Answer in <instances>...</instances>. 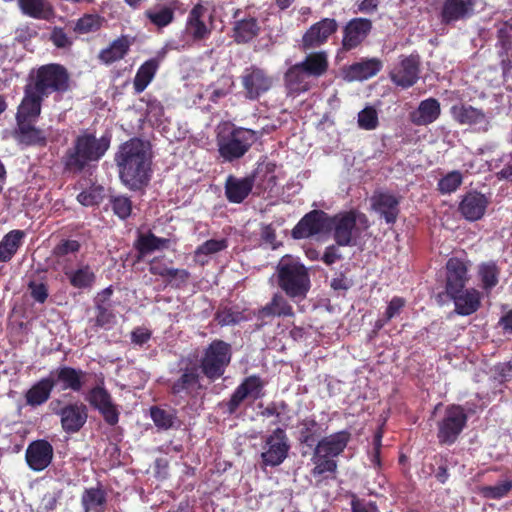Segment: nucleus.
Here are the masks:
<instances>
[{
	"mask_svg": "<svg viewBox=\"0 0 512 512\" xmlns=\"http://www.w3.org/2000/svg\"><path fill=\"white\" fill-rule=\"evenodd\" d=\"M119 177L131 190L140 189L150 178L152 150L148 141L132 138L119 146L115 154Z\"/></svg>",
	"mask_w": 512,
	"mask_h": 512,
	"instance_id": "nucleus-1",
	"label": "nucleus"
},
{
	"mask_svg": "<svg viewBox=\"0 0 512 512\" xmlns=\"http://www.w3.org/2000/svg\"><path fill=\"white\" fill-rule=\"evenodd\" d=\"M110 141L105 138H96L92 134L79 135L72 147L64 157L66 169L72 172L82 171L89 163L98 161L108 150Z\"/></svg>",
	"mask_w": 512,
	"mask_h": 512,
	"instance_id": "nucleus-2",
	"label": "nucleus"
},
{
	"mask_svg": "<svg viewBox=\"0 0 512 512\" xmlns=\"http://www.w3.org/2000/svg\"><path fill=\"white\" fill-rule=\"evenodd\" d=\"M278 286L292 299H304L311 282L307 268L291 256L283 257L277 265Z\"/></svg>",
	"mask_w": 512,
	"mask_h": 512,
	"instance_id": "nucleus-3",
	"label": "nucleus"
},
{
	"mask_svg": "<svg viewBox=\"0 0 512 512\" xmlns=\"http://www.w3.org/2000/svg\"><path fill=\"white\" fill-rule=\"evenodd\" d=\"M330 222L334 239L340 246L356 245L361 234L369 228L368 218L358 211L339 213Z\"/></svg>",
	"mask_w": 512,
	"mask_h": 512,
	"instance_id": "nucleus-4",
	"label": "nucleus"
},
{
	"mask_svg": "<svg viewBox=\"0 0 512 512\" xmlns=\"http://www.w3.org/2000/svg\"><path fill=\"white\" fill-rule=\"evenodd\" d=\"M28 84L48 97L52 93H64L69 89V74L59 64L43 65L30 75Z\"/></svg>",
	"mask_w": 512,
	"mask_h": 512,
	"instance_id": "nucleus-5",
	"label": "nucleus"
},
{
	"mask_svg": "<svg viewBox=\"0 0 512 512\" xmlns=\"http://www.w3.org/2000/svg\"><path fill=\"white\" fill-rule=\"evenodd\" d=\"M261 133L246 128H235L218 139V151L224 161L232 162L242 158Z\"/></svg>",
	"mask_w": 512,
	"mask_h": 512,
	"instance_id": "nucleus-6",
	"label": "nucleus"
},
{
	"mask_svg": "<svg viewBox=\"0 0 512 512\" xmlns=\"http://www.w3.org/2000/svg\"><path fill=\"white\" fill-rule=\"evenodd\" d=\"M231 360L230 345L221 341H213L206 349L201 360L203 374L210 380H215L224 374Z\"/></svg>",
	"mask_w": 512,
	"mask_h": 512,
	"instance_id": "nucleus-7",
	"label": "nucleus"
},
{
	"mask_svg": "<svg viewBox=\"0 0 512 512\" xmlns=\"http://www.w3.org/2000/svg\"><path fill=\"white\" fill-rule=\"evenodd\" d=\"M467 415L459 405H450L445 409L444 416L438 422L437 438L440 444H453L463 431Z\"/></svg>",
	"mask_w": 512,
	"mask_h": 512,
	"instance_id": "nucleus-8",
	"label": "nucleus"
},
{
	"mask_svg": "<svg viewBox=\"0 0 512 512\" xmlns=\"http://www.w3.org/2000/svg\"><path fill=\"white\" fill-rule=\"evenodd\" d=\"M290 445L283 429L277 428L265 438L261 452L263 465L275 467L287 457Z\"/></svg>",
	"mask_w": 512,
	"mask_h": 512,
	"instance_id": "nucleus-9",
	"label": "nucleus"
},
{
	"mask_svg": "<svg viewBox=\"0 0 512 512\" xmlns=\"http://www.w3.org/2000/svg\"><path fill=\"white\" fill-rule=\"evenodd\" d=\"M60 401L56 400L50 403L52 412L60 417L61 427L66 433H77L84 426L88 418L87 407L82 403L67 404L62 408Z\"/></svg>",
	"mask_w": 512,
	"mask_h": 512,
	"instance_id": "nucleus-10",
	"label": "nucleus"
},
{
	"mask_svg": "<svg viewBox=\"0 0 512 512\" xmlns=\"http://www.w3.org/2000/svg\"><path fill=\"white\" fill-rule=\"evenodd\" d=\"M241 83L245 97L256 100L272 87L273 78L260 68L250 67L243 71Z\"/></svg>",
	"mask_w": 512,
	"mask_h": 512,
	"instance_id": "nucleus-11",
	"label": "nucleus"
},
{
	"mask_svg": "<svg viewBox=\"0 0 512 512\" xmlns=\"http://www.w3.org/2000/svg\"><path fill=\"white\" fill-rule=\"evenodd\" d=\"M454 121L460 125L474 126L478 131L487 132L491 127L489 117L478 108L468 104H455L450 108Z\"/></svg>",
	"mask_w": 512,
	"mask_h": 512,
	"instance_id": "nucleus-12",
	"label": "nucleus"
},
{
	"mask_svg": "<svg viewBox=\"0 0 512 512\" xmlns=\"http://www.w3.org/2000/svg\"><path fill=\"white\" fill-rule=\"evenodd\" d=\"M338 29L335 19L324 18L313 24L303 35L301 48L304 51L312 50L325 44L329 37Z\"/></svg>",
	"mask_w": 512,
	"mask_h": 512,
	"instance_id": "nucleus-13",
	"label": "nucleus"
},
{
	"mask_svg": "<svg viewBox=\"0 0 512 512\" xmlns=\"http://www.w3.org/2000/svg\"><path fill=\"white\" fill-rule=\"evenodd\" d=\"M86 372L70 366H60L50 371L48 378L60 390L79 392L85 383Z\"/></svg>",
	"mask_w": 512,
	"mask_h": 512,
	"instance_id": "nucleus-14",
	"label": "nucleus"
},
{
	"mask_svg": "<svg viewBox=\"0 0 512 512\" xmlns=\"http://www.w3.org/2000/svg\"><path fill=\"white\" fill-rule=\"evenodd\" d=\"M372 22L367 18H353L343 28L342 48L345 51L359 47L369 36Z\"/></svg>",
	"mask_w": 512,
	"mask_h": 512,
	"instance_id": "nucleus-15",
	"label": "nucleus"
},
{
	"mask_svg": "<svg viewBox=\"0 0 512 512\" xmlns=\"http://www.w3.org/2000/svg\"><path fill=\"white\" fill-rule=\"evenodd\" d=\"M419 64L418 56L411 55L403 58L391 71V80L402 88L413 86L419 78Z\"/></svg>",
	"mask_w": 512,
	"mask_h": 512,
	"instance_id": "nucleus-16",
	"label": "nucleus"
},
{
	"mask_svg": "<svg viewBox=\"0 0 512 512\" xmlns=\"http://www.w3.org/2000/svg\"><path fill=\"white\" fill-rule=\"evenodd\" d=\"M326 213L313 210L306 214L293 228L292 235L295 239L307 238L318 234L328 225Z\"/></svg>",
	"mask_w": 512,
	"mask_h": 512,
	"instance_id": "nucleus-17",
	"label": "nucleus"
},
{
	"mask_svg": "<svg viewBox=\"0 0 512 512\" xmlns=\"http://www.w3.org/2000/svg\"><path fill=\"white\" fill-rule=\"evenodd\" d=\"M446 269V292L448 295H455L464 289L468 281L467 264L458 258H450Z\"/></svg>",
	"mask_w": 512,
	"mask_h": 512,
	"instance_id": "nucleus-18",
	"label": "nucleus"
},
{
	"mask_svg": "<svg viewBox=\"0 0 512 512\" xmlns=\"http://www.w3.org/2000/svg\"><path fill=\"white\" fill-rule=\"evenodd\" d=\"M89 403L96 408L109 425H115L119 420V413L112 403L110 394L102 387L93 388L87 397Z\"/></svg>",
	"mask_w": 512,
	"mask_h": 512,
	"instance_id": "nucleus-19",
	"label": "nucleus"
},
{
	"mask_svg": "<svg viewBox=\"0 0 512 512\" xmlns=\"http://www.w3.org/2000/svg\"><path fill=\"white\" fill-rule=\"evenodd\" d=\"M26 461L28 466L34 471H42L52 461L53 447L45 440L32 442L26 450Z\"/></svg>",
	"mask_w": 512,
	"mask_h": 512,
	"instance_id": "nucleus-20",
	"label": "nucleus"
},
{
	"mask_svg": "<svg viewBox=\"0 0 512 512\" xmlns=\"http://www.w3.org/2000/svg\"><path fill=\"white\" fill-rule=\"evenodd\" d=\"M400 197L386 191L375 192L371 197V206L384 217L387 223H394L399 214Z\"/></svg>",
	"mask_w": 512,
	"mask_h": 512,
	"instance_id": "nucleus-21",
	"label": "nucleus"
},
{
	"mask_svg": "<svg viewBox=\"0 0 512 512\" xmlns=\"http://www.w3.org/2000/svg\"><path fill=\"white\" fill-rule=\"evenodd\" d=\"M261 379L257 376H250L246 378L242 384L232 394L230 400L227 402V410L233 414L240 406V404L248 397L257 399L260 397L262 389Z\"/></svg>",
	"mask_w": 512,
	"mask_h": 512,
	"instance_id": "nucleus-22",
	"label": "nucleus"
},
{
	"mask_svg": "<svg viewBox=\"0 0 512 512\" xmlns=\"http://www.w3.org/2000/svg\"><path fill=\"white\" fill-rule=\"evenodd\" d=\"M43 98L42 94L27 84L25 86L24 98L18 108L17 121L28 122V120L39 116Z\"/></svg>",
	"mask_w": 512,
	"mask_h": 512,
	"instance_id": "nucleus-23",
	"label": "nucleus"
},
{
	"mask_svg": "<svg viewBox=\"0 0 512 512\" xmlns=\"http://www.w3.org/2000/svg\"><path fill=\"white\" fill-rule=\"evenodd\" d=\"M253 186V176L237 178L233 175H229L225 182V195L229 202L238 204L247 198Z\"/></svg>",
	"mask_w": 512,
	"mask_h": 512,
	"instance_id": "nucleus-24",
	"label": "nucleus"
},
{
	"mask_svg": "<svg viewBox=\"0 0 512 512\" xmlns=\"http://www.w3.org/2000/svg\"><path fill=\"white\" fill-rule=\"evenodd\" d=\"M488 199L478 192H470L462 199L459 210L461 214L470 221L480 219L487 208Z\"/></svg>",
	"mask_w": 512,
	"mask_h": 512,
	"instance_id": "nucleus-25",
	"label": "nucleus"
},
{
	"mask_svg": "<svg viewBox=\"0 0 512 512\" xmlns=\"http://www.w3.org/2000/svg\"><path fill=\"white\" fill-rule=\"evenodd\" d=\"M441 113L440 103L435 98L420 102L416 110L410 113V120L417 126H426L435 122Z\"/></svg>",
	"mask_w": 512,
	"mask_h": 512,
	"instance_id": "nucleus-26",
	"label": "nucleus"
},
{
	"mask_svg": "<svg viewBox=\"0 0 512 512\" xmlns=\"http://www.w3.org/2000/svg\"><path fill=\"white\" fill-rule=\"evenodd\" d=\"M382 68V62L377 58L365 59L350 65L345 71L348 81H363L375 76Z\"/></svg>",
	"mask_w": 512,
	"mask_h": 512,
	"instance_id": "nucleus-27",
	"label": "nucleus"
},
{
	"mask_svg": "<svg viewBox=\"0 0 512 512\" xmlns=\"http://www.w3.org/2000/svg\"><path fill=\"white\" fill-rule=\"evenodd\" d=\"M474 2L468 0H445L441 17L442 22L449 24L469 17L473 13Z\"/></svg>",
	"mask_w": 512,
	"mask_h": 512,
	"instance_id": "nucleus-28",
	"label": "nucleus"
},
{
	"mask_svg": "<svg viewBox=\"0 0 512 512\" xmlns=\"http://www.w3.org/2000/svg\"><path fill=\"white\" fill-rule=\"evenodd\" d=\"M63 273L71 286L77 289H89L96 280L95 271L88 264H80L77 268L64 267Z\"/></svg>",
	"mask_w": 512,
	"mask_h": 512,
	"instance_id": "nucleus-29",
	"label": "nucleus"
},
{
	"mask_svg": "<svg viewBox=\"0 0 512 512\" xmlns=\"http://www.w3.org/2000/svg\"><path fill=\"white\" fill-rule=\"evenodd\" d=\"M80 243L76 240H62L52 250L53 268L64 270L70 267L69 262L80 250Z\"/></svg>",
	"mask_w": 512,
	"mask_h": 512,
	"instance_id": "nucleus-30",
	"label": "nucleus"
},
{
	"mask_svg": "<svg viewBox=\"0 0 512 512\" xmlns=\"http://www.w3.org/2000/svg\"><path fill=\"white\" fill-rule=\"evenodd\" d=\"M449 296L453 299L455 311L459 315H470L480 307V293L475 289L462 290Z\"/></svg>",
	"mask_w": 512,
	"mask_h": 512,
	"instance_id": "nucleus-31",
	"label": "nucleus"
},
{
	"mask_svg": "<svg viewBox=\"0 0 512 512\" xmlns=\"http://www.w3.org/2000/svg\"><path fill=\"white\" fill-rule=\"evenodd\" d=\"M175 8L171 4L158 3L144 11V17L158 29L170 25L174 20Z\"/></svg>",
	"mask_w": 512,
	"mask_h": 512,
	"instance_id": "nucleus-32",
	"label": "nucleus"
},
{
	"mask_svg": "<svg viewBox=\"0 0 512 512\" xmlns=\"http://www.w3.org/2000/svg\"><path fill=\"white\" fill-rule=\"evenodd\" d=\"M350 439V434L346 431H340L323 438L317 444L318 453H324L330 457H336L343 452Z\"/></svg>",
	"mask_w": 512,
	"mask_h": 512,
	"instance_id": "nucleus-33",
	"label": "nucleus"
},
{
	"mask_svg": "<svg viewBox=\"0 0 512 512\" xmlns=\"http://www.w3.org/2000/svg\"><path fill=\"white\" fill-rule=\"evenodd\" d=\"M21 12L34 19H49L53 15V7L48 0H18Z\"/></svg>",
	"mask_w": 512,
	"mask_h": 512,
	"instance_id": "nucleus-34",
	"label": "nucleus"
},
{
	"mask_svg": "<svg viewBox=\"0 0 512 512\" xmlns=\"http://www.w3.org/2000/svg\"><path fill=\"white\" fill-rule=\"evenodd\" d=\"M310 77L303 66L298 63L286 72L285 82L290 91L300 93L309 89Z\"/></svg>",
	"mask_w": 512,
	"mask_h": 512,
	"instance_id": "nucleus-35",
	"label": "nucleus"
},
{
	"mask_svg": "<svg viewBox=\"0 0 512 512\" xmlns=\"http://www.w3.org/2000/svg\"><path fill=\"white\" fill-rule=\"evenodd\" d=\"M131 42L127 36L115 39L109 47L99 53V59L105 64H111L125 57L130 48Z\"/></svg>",
	"mask_w": 512,
	"mask_h": 512,
	"instance_id": "nucleus-36",
	"label": "nucleus"
},
{
	"mask_svg": "<svg viewBox=\"0 0 512 512\" xmlns=\"http://www.w3.org/2000/svg\"><path fill=\"white\" fill-rule=\"evenodd\" d=\"M293 316V310L286 298L276 293L260 311L259 318Z\"/></svg>",
	"mask_w": 512,
	"mask_h": 512,
	"instance_id": "nucleus-37",
	"label": "nucleus"
},
{
	"mask_svg": "<svg viewBox=\"0 0 512 512\" xmlns=\"http://www.w3.org/2000/svg\"><path fill=\"white\" fill-rule=\"evenodd\" d=\"M53 390V383L48 376L35 383L25 394L26 403L30 406H39L45 403Z\"/></svg>",
	"mask_w": 512,
	"mask_h": 512,
	"instance_id": "nucleus-38",
	"label": "nucleus"
},
{
	"mask_svg": "<svg viewBox=\"0 0 512 512\" xmlns=\"http://www.w3.org/2000/svg\"><path fill=\"white\" fill-rule=\"evenodd\" d=\"M159 67V61L155 58L144 62L138 69L134 78V89L137 93L143 92L153 80Z\"/></svg>",
	"mask_w": 512,
	"mask_h": 512,
	"instance_id": "nucleus-39",
	"label": "nucleus"
},
{
	"mask_svg": "<svg viewBox=\"0 0 512 512\" xmlns=\"http://www.w3.org/2000/svg\"><path fill=\"white\" fill-rule=\"evenodd\" d=\"M207 9L202 5H195L189 13L187 21L188 32L197 39H202L208 34V29L202 20Z\"/></svg>",
	"mask_w": 512,
	"mask_h": 512,
	"instance_id": "nucleus-40",
	"label": "nucleus"
},
{
	"mask_svg": "<svg viewBox=\"0 0 512 512\" xmlns=\"http://www.w3.org/2000/svg\"><path fill=\"white\" fill-rule=\"evenodd\" d=\"M199 374L196 367L186 368L181 376L172 384L173 394L190 393L193 389L200 388Z\"/></svg>",
	"mask_w": 512,
	"mask_h": 512,
	"instance_id": "nucleus-41",
	"label": "nucleus"
},
{
	"mask_svg": "<svg viewBox=\"0 0 512 512\" xmlns=\"http://www.w3.org/2000/svg\"><path fill=\"white\" fill-rule=\"evenodd\" d=\"M17 139L26 145H45L47 134L28 122H18Z\"/></svg>",
	"mask_w": 512,
	"mask_h": 512,
	"instance_id": "nucleus-42",
	"label": "nucleus"
},
{
	"mask_svg": "<svg viewBox=\"0 0 512 512\" xmlns=\"http://www.w3.org/2000/svg\"><path fill=\"white\" fill-rule=\"evenodd\" d=\"M300 65L310 76L319 77L328 69V55L325 51L310 53Z\"/></svg>",
	"mask_w": 512,
	"mask_h": 512,
	"instance_id": "nucleus-43",
	"label": "nucleus"
},
{
	"mask_svg": "<svg viewBox=\"0 0 512 512\" xmlns=\"http://www.w3.org/2000/svg\"><path fill=\"white\" fill-rule=\"evenodd\" d=\"M24 232L12 230L0 242V262L9 261L21 246Z\"/></svg>",
	"mask_w": 512,
	"mask_h": 512,
	"instance_id": "nucleus-44",
	"label": "nucleus"
},
{
	"mask_svg": "<svg viewBox=\"0 0 512 512\" xmlns=\"http://www.w3.org/2000/svg\"><path fill=\"white\" fill-rule=\"evenodd\" d=\"M228 247L226 239H210L198 246L194 253L197 263L204 265L210 256L217 254Z\"/></svg>",
	"mask_w": 512,
	"mask_h": 512,
	"instance_id": "nucleus-45",
	"label": "nucleus"
},
{
	"mask_svg": "<svg viewBox=\"0 0 512 512\" xmlns=\"http://www.w3.org/2000/svg\"><path fill=\"white\" fill-rule=\"evenodd\" d=\"M85 512H103L106 496L100 488L86 489L81 498Z\"/></svg>",
	"mask_w": 512,
	"mask_h": 512,
	"instance_id": "nucleus-46",
	"label": "nucleus"
},
{
	"mask_svg": "<svg viewBox=\"0 0 512 512\" xmlns=\"http://www.w3.org/2000/svg\"><path fill=\"white\" fill-rule=\"evenodd\" d=\"M512 26L503 24L498 29V44L502 50L499 52L501 57V67L503 71L512 70V61L508 58V51L511 49Z\"/></svg>",
	"mask_w": 512,
	"mask_h": 512,
	"instance_id": "nucleus-47",
	"label": "nucleus"
},
{
	"mask_svg": "<svg viewBox=\"0 0 512 512\" xmlns=\"http://www.w3.org/2000/svg\"><path fill=\"white\" fill-rule=\"evenodd\" d=\"M500 270L494 262L482 263L478 267V275L482 288L489 292L499 282Z\"/></svg>",
	"mask_w": 512,
	"mask_h": 512,
	"instance_id": "nucleus-48",
	"label": "nucleus"
},
{
	"mask_svg": "<svg viewBox=\"0 0 512 512\" xmlns=\"http://www.w3.org/2000/svg\"><path fill=\"white\" fill-rule=\"evenodd\" d=\"M259 31V26L255 18H247L236 23L234 32L235 40L239 43H246L252 40Z\"/></svg>",
	"mask_w": 512,
	"mask_h": 512,
	"instance_id": "nucleus-49",
	"label": "nucleus"
},
{
	"mask_svg": "<svg viewBox=\"0 0 512 512\" xmlns=\"http://www.w3.org/2000/svg\"><path fill=\"white\" fill-rule=\"evenodd\" d=\"M232 83L228 79L222 80V83L207 86L198 94L200 99H208L213 103H217L231 92Z\"/></svg>",
	"mask_w": 512,
	"mask_h": 512,
	"instance_id": "nucleus-50",
	"label": "nucleus"
},
{
	"mask_svg": "<svg viewBox=\"0 0 512 512\" xmlns=\"http://www.w3.org/2000/svg\"><path fill=\"white\" fill-rule=\"evenodd\" d=\"M311 460L314 464V468L312 470L313 476H321L327 472L333 473L337 469L336 461L324 453H318L317 449H315Z\"/></svg>",
	"mask_w": 512,
	"mask_h": 512,
	"instance_id": "nucleus-51",
	"label": "nucleus"
},
{
	"mask_svg": "<svg viewBox=\"0 0 512 512\" xmlns=\"http://www.w3.org/2000/svg\"><path fill=\"white\" fill-rule=\"evenodd\" d=\"M168 240L158 238L152 233L141 234L137 240V249L140 254L145 255L155 250L163 248L167 244Z\"/></svg>",
	"mask_w": 512,
	"mask_h": 512,
	"instance_id": "nucleus-52",
	"label": "nucleus"
},
{
	"mask_svg": "<svg viewBox=\"0 0 512 512\" xmlns=\"http://www.w3.org/2000/svg\"><path fill=\"white\" fill-rule=\"evenodd\" d=\"M151 418L154 424L163 430L173 427L175 422V414L171 410L162 409L159 407H152L150 410Z\"/></svg>",
	"mask_w": 512,
	"mask_h": 512,
	"instance_id": "nucleus-53",
	"label": "nucleus"
},
{
	"mask_svg": "<svg viewBox=\"0 0 512 512\" xmlns=\"http://www.w3.org/2000/svg\"><path fill=\"white\" fill-rule=\"evenodd\" d=\"M100 17L94 14H85L77 20L73 30L79 34L94 32L100 28Z\"/></svg>",
	"mask_w": 512,
	"mask_h": 512,
	"instance_id": "nucleus-54",
	"label": "nucleus"
},
{
	"mask_svg": "<svg viewBox=\"0 0 512 512\" xmlns=\"http://www.w3.org/2000/svg\"><path fill=\"white\" fill-rule=\"evenodd\" d=\"M512 489V481L508 479L501 480L495 485L485 486L482 488V493L489 499H500L506 496Z\"/></svg>",
	"mask_w": 512,
	"mask_h": 512,
	"instance_id": "nucleus-55",
	"label": "nucleus"
},
{
	"mask_svg": "<svg viewBox=\"0 0 512 512\" xmlns=\"http://www.w3.org/2000/svg\"><path fill=\"white\" fill-rule=\"evenodd\" d=\"M462 183V175L458 171H452L440 179L438 188L441 193L449 194L458 189Z\"/></svg>",
	"mask_w": 512,
	"mask_h": 512,
	"instance_id": "nucleus-56",
	"label": "nucleus"
},
{
	"mask_svg": "<svg viewBox=\"0 0 512 512\" xmlns=\"http://www.w3.org/2000/svg\"><path fill=\"white\" fill-rule=\"evenodd\" d=\"M358 125L365 130H374L378 126V114L373 107H366L358 113Z\"/></svg>",
	"mask_w": 512,
	"mask_h": 512,
	"instance_id": "nucleus-57",
	"label": "nucleus"
},
{
	"mask_svg": "<svg viewBox=\"0 0 512 512\" xmlns=\"http://www.w3.org/2000/svg\"><path fill=\"white\" fill-rule=\"evenodd\" d=\"M111 205L114 213L121 219H125L131 214L132 204L128 197H114L111 200Z\"/></svg>",
	"mask_w": 512,
	"mask_h": 512,
	"instance_id": "nucleus-58",
	"label": "nucleus"
},
{
	"mask_svg": "<svg viewBox=\"0 0 512 512\" xmlns=\"http://www.w3.org/2000/svg\"><path fill=\"white\" fill-rule=\"evenodd\" d=\"M102 191L103 189L101 187L82 191L77 196V200L84 206H93L102 200Z\"/></svg>",
	"mask_w": 512,
	"mask_h": 512,
	"instance_id": "nucleus-59",
	"label": "nucleus"
},
{
	"mask_svg": "<svg viewBox=\"0 0 512 512\" xmlns=\"http://www.w3.org/2000/svg\"><path fill=\"white\" fill-rule=\"evenodd\" d=\"M50 40L58 48H69L72 45V39L59 27L53 29Z\"/></svg>",
	"mask_w": 512,
	"mask_h": 512,
	"instance_id": "nucleus-60",
	"label": "nucleus"
},
{
	"mask_svg": "<svg viewBox=\"0 0 512 512\" xmlns=\"http://www.w3.org/2000/svg\"><path fill=\"white\" fill-rule=\"evenodd\" d=\"M32 298L39 302L44 303L48 297V289L44 283H37L31 281L28 285Z\"/></svg>",
	"mask_w": 512,
	"mask_h": 512,
	"instance_id": "nucleus-61",
	"label": "nucleus"
},
{
	"mask_svg": "<svg viewBox=\"0 0 512 512\" xmlns=\"http://www.w3.org/2000/svg\"><path fill=\"white\" fill-rule=\"evenodd\" d=\"M97 316L96 324L100 327H104L110 324L113 320V314L109 310V305L98 303L96 304Z\"/></svg>",
	"mask_w": 512,
	"mask_h": 512,
	"instance_id": "nucleus-62",
	"label": "nucleus"
},
{
	"mask_svg": "<svg viewBox=\"0 0 512 512\" xmlns=\"http://www.w3.org/2000/svg\"><path fill=\"white\" fill-rule=\"evenodd\" d=\"M405 301L403 298L394 297L388 304L386 309V321L391 320L395 316L399 315L401 309L404 307Z\"/></svg>",
	"mask_w": 512,
	"mask_h": 512,
	"instance_id": "nucleus-63",
	"label": "nucleus"
},
{
	"mask_svg": "<svg viewBox=\"0 0 512 512\" xmlns=\"http://www.w3.org/2000/svg\"><path fill=\"white\" fill-rule=\"evenodd\" d=\"M495 378L500 382H505L512 378V365L503 363L495 366Z\"/></svg>",
	"mask_w": 512,
	"mask_h": 512,
	"instance_id": "nucleus-64",
	"label": "nucleus"
}]
</instances>
